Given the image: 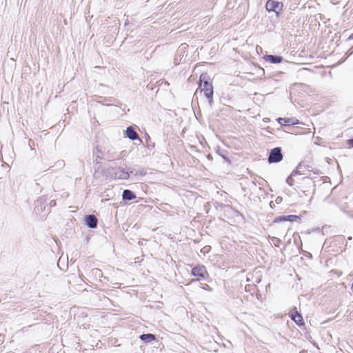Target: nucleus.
I'll return each instance as SVG.
<instances>
[{"instance_id": "obj_1", "label": "nucleus", "mask_w": 353, "mask_h": 353, "mask_svg": "<svg viewBox=\"0 0 353 353\" xmlns=\"http://www.w3.org/2000/svg\"><path fill=\"white\" fill-rule=\"evenodd\" d=\"M206 74H202L200 77V85L199 88L201 92H203L205 96L210 99V103L212 100L213 97V87L210 83L206 79Z\"/></svg>"}, {"instance_id": "obj_2", "label": "nucleus", "mask_w": 353, "mask_h": 353, "mask_svg": "<svg viewBox=\"0 0 353 353\" xmlns=\"http://www.w3.org/2000/svg\"><path fill=\"white\" fill-rule=\"evenodd\" d=\"M265 8L268 12H274L278 16L279 12L283 8V3L276 0H268L266 3Z\"/></svg>"}, {"instance_id": "obj_3", "label": "nucleus", "mask_w": 353, "mask_h": 353, "mask_svg": "<svg viewBox=\"0 0 353 353\" xmlns=\"http://www.w3.org/2000/svg\"><path fill=\"white\" fill-rule=\"evenodd\" d=\"M283 155L280 148H275L271 150L268 161L270 163H277L282 160Z\"/></svg>"}, {"instance_id": "obj_4", "label": "nucleus", "mask_w": 353, "mask_h": 353, "mask_svg": "<svg viewBox=\"0 0 353 353\" xmlns=\"http://www.w3.org/2000/svg\"><path fill=\"white\" fill-rule=\"evenodd\" d=\"M192 274L195 276L204 278L205 275L207 274V271L204 266H196L192 269Z\"/></svg>"}, {"instance_id": "obj_5", "label": "nucleus", "mask_w": 353, "mask_h": 353, "mask_svg": "<svg viewBox=\"0 0 353 353\" xmlns=\"http://www.w3.org/2000/svg\"><path fill=\"white\" fill-rule=\"evenodd\" d=\"M278 122L282 125H292L299 123L294 118H279Z\"/></svg>"}, {"instance_id": "obj_6", "label": "nucleus", "mask_w": 353, "mask_h": 353, "mask_svg": "<svg viewBox=\"0 0 353 353\" xmlns=\"http://www.w3.org/2000/svg\"><path fill=\"white\" fill-rule=\"evenodd\" d=\"M85 223L90 228H95L97 225V219L94 215H88L85 218Z\"/></svg>"}, {"instance_id": "obj_7", "label": "nucleus", "mask_w": 353, "mask_h": 353, "mask_svg": "<svg viewBox=\"0 0 353 353\" xmlns=\"http://www.w3.org/2000/svg\"><path fill=\"white\" fill-rule=\"evenodd\" d=\"M290 316L292 319L294 320L298 325H301L303 324V319L302 316L298 313L295 309L291 312Z\"/></svg>"}, {"instance_id": "obj_8", "label": "nucleus", "mask_w": 353, "mask_h": 353, "mask_svg": "<svg viewBox=\"0 0 353 353\" xmlns=\"http://www.w3.org/2000/svg\"><path fill=\"white\" fill-rule=\"evenodd\" d=\"M264 59L267 61H270L272 63H279L282 61L281 57L274 55H266L264 57Z\"/></svg>"}, {"instance_id": "obj_9", "label": "nucleus", "mask_w": 353, "mask_h": 353, "mask_svg": "<svg viewBox=\"0 0 353 353\" xmlns=\"http://www.w3.org/2000/svg\"><path fill=\"white\" fill-rule=\"evenodd\" d=\"M126 134L128 137L131 140H135L138 139L137 133L134 130L132 127H128L126 129Z\"/></svg>"}, {"instance_id": "obj_10", "label": "nucleus", "mask_w": 353, "mask_h": 353, "mask_svg": "<svg viewBox=\"0 0 353 353\" xmlns=\"http://www.w3.org/2000/svg\"><path fill=\"white\" fill-rule=\"evenodd\" d=\"M122 196L123 200H132L136 198V195L130 190H125Z\"/></svg>"}, {"instance_id": "obj_11", "label": "nucleus", "mask_w": 353, "mask_h": 353, "mask_svg": "<svg viewBox=\"0 0 353 353\" xmlns=\"http://www.w3.org/2000/svg\"><path fill=\"white\" fill-rule=\"evenodd\" d=\"M140 339L145 341H152L155 340V336L152 334H144L140 336Z\"/></svg>"}, {"instance_id": "obj_12", "label": "nucleus", "mask_w": 353, "mask_h": 353, "mask_svg": "<svg viewBox=\"0 0 353 353\" xmlns=\"http://www.w3.org/2000/svg\"><path fill=\"white\" fill-rule=\"evenodd\" d=\"M116 177L120 179H128L129 177V174L127 172L123 170H120L118 173H116Z\"/></svg>"}, {"instance_id": "obj_13", "label": "nucleus", "mask_w": 353, "mask_h": 353, "mask_svg": "<svg viewBox=\"0 0 353 353\" xmlns=\"http://www.w3.org/2000/svg\"><path fill=\"white\" fill-rule=\"evenodd\" d=\"M286 219H287L288 221L292 222V221H296L299 218V216H297L296 215H289V216H286Z\"/></svg>"}, {"instance_id": "obj_14", "label": "nucleus", "mask_w": 353, "mask_h": 353, "mask_svg": "<svg viewBox=\"0 0 353 353\" xmlns=\"http://www.w3.org/2000/svg\"><path fill=\"white\" fill-rule=\"evenodd\" d=\"M276 221H287L286 216H279L276 218Z\"/></svg>"}, {"instance_id": "obj_15", "label": "nucleus", "mask_w": 353, "mask_h": 353, "mask_svg": "<svg viewBox=\"0 0 353 353\" xmlns=\"http://www.w3.org/2000/svg\"><path fill=\"white\" fill-rule=\"evenodd\" d=\"M203 249L205 250V252H208L210 250V247H205Z\"/></svg>"}, {"instance_id": "obj_16", "label": "nucleus", "mask_w": 353, "mask_h": 353, "mask_svg": "<svg viewBox=\"0 0 353 353\" xmlns=\"http://www.w3.org/2000/svg\"><path fill=\"white\" fill-rule=\"evenodd\" d=\"M281 200H282V199H281V198L278 197V198L276 199V202H277V203H279V202H281Z\"/></svg>"}, {"instance_id": "obj_17", "label": "nucleus", "mask_w": 353, "mask_h": 353, "mask_svg": "<svg viewBox=\"0 0 353 353\" xmlns=\"http://www.w3.org/2000/svg\"><path fill=\"white\" fill-rule=\"evenodd\" d=\"M349 39H353V33L349 37Z\"/></svg>"}]
</instances>
